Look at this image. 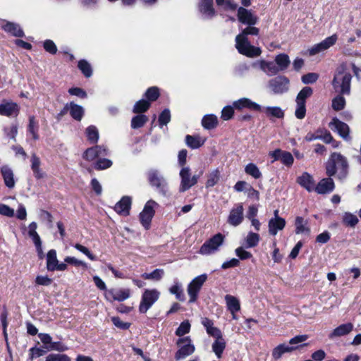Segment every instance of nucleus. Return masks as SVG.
Segmentation results:
<instances>
[{"instance_id":"obj_1","label":"nucleus","mask_w":361,"mask_h":361,"mask_svg":"<svg viewBox=\"0 0 361 361\" xmlns=\"http://www.w3.org/2000/svg\"><path fill=\"white\" fill-rule=\"evenodd\" d=\"M352 75L349 72L338 71L332 80V86L339 95L332 99V109L336 111L343 110L345 106V99L343 95L350 93Z\"/></svg>"},{"instance_id":"obj_2","label":"nucleus","mask_w":361,"mask_h":361,"mask_svg":"<svg viewBox=\"0 0 361 361\" xmlns=\"http://www.w3.org/2000/svg\"><path fill=\"white\" fill-rule=\"evenodd\" d=\"M259 29L253 25H247L242 32L235 37V47L238 51L250 58L259 56L262 50L259 47H255L248 40V35H258Z\"/></svg>"},{"instance_id":"obj_3","label":"nucleus","mask_w":361,"mask_h":361,"mask_svg":"<svg viewBox=\"0 0 361 361\" xmlns=\"http://www.w3.org/2000/svg\"><path fill=\"white\" fill-rule=\"evenodd\" d=\"M348 171V163L347 159L339 152H333L330 155L326 164V174L334 176L338 171L340 178L347 176Z\"/></svg>"},{"instance_id":"obj_4","label":"nucleus","mask_w":361,"mask_h":361,"mask_svg":"<svg viewBox=\"0 0 361 361\" xmlns=\"http://www.w3.org/2000/svg\"><path fill=\"white\" fill-rule=\"evenodd\" d=\"M147 176L149 185L155 188L159 194L166 196L168 192V184L159 172L156 169H151L147 172Z\"/></svg>"},{"instance_id":"obj_5","label":"nucleus","mask_w":361,"mask_h":361,"mask_svg":"<svg viewBox=\"0 0 361 361\" xmlns=\"http://www.w3.org/2000/svg\"><path fill=\"white\" fill-rule=\"evenodd\" d=\"M207 280V274H202L194 278L188 285L187 292L189 295V302H195L199 296V293L202 286Z\"/></svg>"},{"instance_id":"obj_6","label":"nucleus","mask_w":361,"mask_h":361,"mask_svg":"<svg viewBox=\"0 0 361 361\" xmlns=\"http://www.w3.org/2000/svg\"><path fill=\"white\" fill-rule=\"evenodd\" d=\"M160 293L157 289H146L141 298L139 312L146 313L147 310L159 300Z\"/></svg>"},{"instance_id":"obj_7","label":"nucleus","mask_w":361,"mask_h":361,"mask_svg":"<svg viewBox=\"0 0 361 361\" xmlns=\"http://www.w3.org/2000/svg\"><path fill=\"white\" fill-rule=\"evenodd\" d=\"M225 236L218 233L206 240L200 247L199 252L202 255H210L218 250L223 244Z\"/></svg>"},{"instance_id":"obj_8","label":"nucleus","mask_w":361,"mask_h":361,"mask_svg":"<svg viewBox=\"0 0 361 361\" xmlns=\"http://www.w3.org/2000/svg\"><path fill=\"white\" fill-rule=\"evenodd\" d=\"M202 173L203 171H201L200 174L194 175L191 177L189 167H183L180 171V177L181 178L180 191L185 192L195 185Z\"/></svg>"},{"instance_id":"obj_9","label":"nucleus","mask_w":361,"mask_h":361,"mask_svg":"<svg viewBox=\"0 0 361 361\" xmlns=\"http://www.w3.org/2000/svg\"><path fill=\"white\" fill-rule=\"evenodd\" d=\"M191 342V339L189 336L178 339L176 344L178 346H180V348L175 354V359L176 360L183 359L194 353L195 348Z\"/></svg>"},{"instance_id":"obj_10","label":"nucleus","mask_w":361,"mask_h":361,"mask_svg":"<svg viewBox=\"0 0 361 361\" xmlns=\"http://www.w3.org/2000/svg\"><path fill=\"white\" fill-rule=\"evenodd\" d=\"M156 204H157V202L152 200L147 201L139 215L140 221L146 230H148L150 227L152 218L155 214L154 207Z\"/></svg>"},{"instance_id":"obj_11","label":"nucleus","mask_w":361,"mask_h":361,"mask_svg":"<svg viewBox=\"0 0 361 361\" xmlns=\"http://www.w3.org/2000/svg\"><path fill=\"white\" fill-rule=\"evenodd\" d=\"M130 296V290L129 288H110L104 293L105 299L113 302L114 301L123 302Z\"/></svg>"},{"instance_id":"obj_12","label":"nucleus","mask_w":361,"mask_h":361,"mask_svg":"<svg viewBox=\"0 0 361 361\" xmlns=\"http://www.w3.org/2000/svg\"><path fill=\"white\" fill-rule=\"evenodd\" d=\"M237 18L240 23L247 25H255L257 23L259 18L251 10L244 6L238 8Z\"/></svg>"},{"instance_id":"obj_13","label":"nucleus","mask_w":361,"mask_h":361,"mask_svg":"<svg viewBox=\"0 0 361 361\" xmlns=\"http://www.w3.org/2000/svg\"><path fill=\"white\" fill-rule=\"evenodd\" d=\"M269 155L274 159L271 161L272 163L275 161L280 160L283 164L288 167L291 166L294 161V158L290 152L281 149H276L270 152Z\"/></svg>"},{"instance_id":"obj_14","label":"nucleus","mask_w":361,"mask_h":361,"mask_svg":"<svg viewBox=\"0 0 361 361\" xmlns=\"http://www.w3.org/2000/svg\"><path fill=\"white\" fill-rule=\"evenodd\" d=\"M270 87L276 94H283L288 91L289 80L283 75L277 76L269 82Z\"/></svg>"},{"instance_id":"obj_15","label":"nucleus","mask_w":361,"mask_h":361,"mask_svg":"<svg viewBox=\"0 0 361 361\" xmlns=\"http://www.w3.org/2000/svg\"><path fill=\"white\" fill-rule=\"evenodd\" d=\"M242 203L236 204L235 207L231 209L228 216L227 222L233 226L240 225L244 219Z\"/></svg>"},{"instance_id":"obj_16","label":"nucleus","mask_w":361,"mask_h":361,"mask_svg":"<svg viewBox=\"0 0 361 361\" xmlns=\"http://www.w3.org/2000/svg\"><path fill=\"white\" fill-rule=\"evenodd\" d=\"M329 126L331 129H334L333 127H334L335 130H336L338 135L344 140H348L350 139V128L347 123L334 117L332 118Z\"/></svg>"},{"instance_id":"obj_17","label":"nucleus","mask_w":361,"mask_h":361,"mask_svg":"<svg viewBox=\"0 0 361 361\" xmlns=\"http://www.w3.org/2000/svg\"><path fill=\"white\" fill-rule=\"evenodd\" d=\"M20 113V106L13 102L4 100L0 104V115L7 117L17 116Z\"/></svg>"},{"instance_id":"obj_18","label":"nucleus","mask_w":361,"mask_h":361,"mask_svg":"<svg viewBox=\"0 0 361 361\" xmlns=\"http://www.w3.org/2000/svg\"><path fill=\"white\" fill-rule=\"evenodd\" d=\"M233 105L236 110H242L243 109H247L255 111H262V110L259 104L245 97L234 101Z\"/></svg>"},{"instance_id":"obj_19","label":"nucleus","mask_w":361,"mask_h":361,"mask_svg":"<svg viewBox=\"0 0 361 361\" xmlns=\"http://www.w3.org/2000/svg\"><path fill=\"white\" fill-rule=\"evenodd\" d=\"M335 183L331 177L322 178L315 186L314 191L320 195L328 194L334 191Z\"/></svg>"},{"instance_id":"obj_20","label":"nucleus","mask_w":361,"mask_h":361,"mask_svg":"<svg viewBox=\"0 0 361 361\" xmlns=\"http://www.w3.org/2000/svg\"><path fill=\"white\" fill-rule=\"evenodd\" d=\"M132 204V199L129 196H123L115 204L114 210L120 215L128 216L130 214V210Z\"/></svg>"},{"instance_id":"obj_21","label":"nucleus","mask_w":361,"mask_h":361,"mask_svg":"<svg viewBox=\"0 0 361 361\" xmlns=\"http://www.w3.org/2000/svg\"><path fill=\"white\" fill-rule=\"evenodd\" d=\"M308 343H303L300 346H289L285 343H281L275 347L273 350L271 355L274 360H279L286 353H290L300 347L307 346Z\"/></svg>"},{"instance_id":"obj_22","label":"nucleus","mask_w":361,"mask_h":361,"mask_svg":"<svg viewBox=\"0 0 361 361\" xmlns=\"http://www.w3.org/2000/svg\"><path fill=\"white\" fill-rule=\"evenodd\" d=\"M286 224L285 219L282 217L271 218L268 223L269 233L271 235H276L279 231L285 228Z\"/></svg>"},{"instance_id":"obj_23","label":"nucleus","mask_w":361,"mask_h":361,"mask_svg":"<svg viewBox=\"0 0 361 361\" xmlns=\"http://www.w3.org/2000/svg\"><path fill=\"white\" fill-rule=\"evenodd\" d=\"M4 184L6 187L11 189L13 188L16 184L14 180V174L12 169L7 165H4L0 169Z\"/></svg>"},{"instance_id":"obj_24","label":"nucleus","mask_w":361,"mask_h":361,"mask_svg":"<svg viewBox=\"0 0 361 361\" xmlns=\"http://www.w3.org/2000/svg\"><path fill=\"white\" fill-rule=\"evenodd\" d=\"M297 183L308 192L314 190L315 186L314 178L307 172H304L300 176L298 177Z\"/></svg>"},{"instance_id":"obj_25","label":"nucleus","mask_w":361,"mask_h":361,"mask_svg":"<svg viewBox=\"0 0 361 361\" xmlns=\"http://www.w3.org/2000/svg\"><path fill=\"white\" fill-rule=\"evenodd\" d=\"M199 11L209 18L216 16L213 0H200L199 3Z\"/></svg>"},{"instance_id":"obj_26","label":"nucleus","mask_w":361,"mask_h":361,"mask_svg":"<svg viewBox=\"0 0 361 361\" xmlns=\"http://www.w3.org/2000/svg\"><path fill=\"white\" fill-rule=\"evenodd\" d=\"M353 329V324L350 322L343 324L337 326L329 334V338L333 339L335 337H340L350 333Z\"/></svg>"},{"instance_id":"obj_27","label":"nucleus","mask_w":361,"mask_h":361,"mask_svg":"<svg viewBox=\"0 0 361 361\" xmlns=\"http://www.w3.org/2000/svg\"><path fill=\"white\" fill-rule=\"evenodd\" d=\"M31 169L33 172L34 177L37 180L44 178L46 173L40 169L41 161L35 154H33L31 157Z\"/></svg>"},{"instance_id":"obj_28","label":"nucleus","mask_w":361,"mask_h":361,"mask_svg":"<svg viewBox=\"0 0 361 361\" xmlns=\"http://www.w3.org/2000/svg\"><path fill=\"white\" fill-rule=\"evenodd\" d=\"M308 221L305 220L302 216H298L295 219V233L296 234H307L310 233V228L307 226Z\"/></svg>"},{"instance_id":"obj_29","label":"nucleus","mask_w":361,"mask_h":361,"mask_svg":"<svg viewBox=\"0 0 361 361\" xmlns=\"http://www.w3.org/2000/svg\"><path fill=\"white\" fill-rule=\"evenodd\" d=\"M2 29L14 37H23L25 36L24 31L20 25L12 22H7L2 26Z\"/></svg>"},{"instance_id":"obj_30","label":"nucleus","mask_w":361,"mask_h":361,"mask_svg":"<svg viewBox=\"0 0 361 361\" xmlns=\"http://www.w3.org/2000/svg\"><path fill=\"white\" fill-rule=\"evenodd\" d=\"M267 118L270 120L272 118H283L284 111L279 106H267L262 110Z\"/></svg>"},{"instance_id":"obj_31","label":"nucleus","mask_w":361,"mask_h":361,"mask_svg":"<svg viewBox=\"0 0 361 361\" xmlns=\"http://www.w3.org/2000/svg\"><path fill=\"white\" fill-rule=\"evenodd\" d=\"M71 116L75 121H80L84 116L85 111L82 106L71 102L69 103Z\"/></svg>"},{"instance_id":"obj_32","label":"nucleus","mask_w":361,"mask_h":361,"mask_svg":"<svg viewBox=\"0 0 361 361\" xmlns=\"http://www.w3.org/2000/svg\"><path fill=\"white\" fill-rule=\"evenodd\" d=\"M225 301L227 309L231 313L238 312L240 310V304L239 300L231 295H226Z\"/></svg>"},{"instance_id":"obj_33","label":"nucleus","mask_w":361,"mask_h":361,"mask_svg":"<svg viewBox=\"0 0 361 361\" xmlns=\"http://www.w3.org/2000/svg\"><path fill=\"white\" fill-rule=\"evenodd\" d=\"M218 118L214 114H207L202 119V126L204 129L212 130L217 127Z\"/></svg>"},{"instance_id":"obj_34","label":"nucleus","mask_w":361,"mask_h":361,"mask_svg":"<svg viewBox=\"0 0 361 361\" xmlns=\"http://www.w3.org/2000/svg\"><path fill=\"white\" fill-rule=\"evenodd\" d=\"M59 260L56 256V251L51 249L47 254V269L49 271H54Z\"/></svg>"},{"instance_id":"obj_35","label":"nucleus","mask_w":361,"mask_h":361,"mask_svg":"<svg viewBox=\"0 0 361 361\" xmlns=\"http://www.w3.org/2000/svg\"><path fill=\"white\" fill-rule=\"evenodd\" d=\"M275 62L278 66L279 71L286 70L290 66V61L286 54H279L275 57Z\"/></svg>"},{"instance_id":"obj_36","label":"nucleus","mask_w":361,"mask_h":361,"mask_svg":"<svg viewBox=\"0 0 361 361\" xmlns=\"http://www.w3.org/2000/svg\"><path fill=\"white\" fill-rule=\"evenodd\" d=\"M221 172L219 169H216L210 172L207 176V180L205 183L206 188L214 187L220 180Z\"/></svg>"},{"instance_id":"obj_37","label":"nucleus","mask_w":361,"mask_h":361,"mask_svg":"<svg viewBox=\"0 0 361 361\" xmlns=\"http://www.w3.org/2000/svg\"><path fill=\"white\" fill-rule=\"evenodd\" d=\"M144 97L147 101H149L151 104L153 102L157 101L160 97L159 88L157 86H152L147 89L144 94Z\"/></svg>"},{"instance_id":"obj_38","label":"nucleus","mask_w":361,"mask_h":361,"mask_svg":"<svg viewBox=\"0 0 361 361\" xmlns=\"http://www.w3.org/2000/svg\"><path fill=\"white\" fill-rule=\"evenodd\" d=\"M150 106L151 104L149 101L142 99L135 102L133 106V111L135 114H143V113L147 111Z\"/></svg>"},{"instance_id":"obj_39","label":"nucleus","mask_w":361,"mask_h":361,"mask_svg":"<svg viewBox=\"0 0 361 361\" xmlns=\"http://www.w3.org/2000/svg\"><path fill=\"white\" fill-rule=\"evenodd\" d=\"M226 345V343L223 337L219 339H216L212 343V350L218 358H221L222 357Z\"/></svg>"},{"instance_id":"obj_40","label":"nucleus","mask_w":361,"mask_h":361,"mask_svg":"<svg viewBox=\"0 0 361 361\" xmlns=\"http://www.w3.org/2000/svg\"><path fill=\"white\" fill-rule=\"evenodd\" d=\"M39 124L34 116L29 117V123L27 126V131L32 135L35 140L39 139L38 135Z\"/></svg>"},{"instance_id":"obj_41","label":"nucleus","mask_w":361,"mask_h":361,"mask_svg":"<svg viewBox=\"0 0 361 361\" xmlns=\"http://www.w3.org/2000/svg\"><path fill=\"white\" fill-rule=\"evenodd\" d=\"M78 68L85 78H88L92 75V66L85 59H80L78 61Z\"/></svg>"},{"instance_id":"obj_42","label":"nucleus","mask_w":361,"mask_h":361,"mask_svg":"<svg viewBox=\"0 0 361 361\" xmlns=\"http://www.w3.org/2000/svg\"><path fill=\"white\" fill-rule=\"evenodd\" d=\"M148 121V117L145 114L136 115L132 118L131 120V128L133 129H138L145 126Z\"/></svg>"},{"instance_id":"obj_43","label":"nucleus","mask_w":361,"mask_h":361,"mask_svg":"<svg viewBox=\"0 0 361 361\" xmlns=\"http://www.w3.org/2000/svg\"><path fill=\"white\" fill-rule=\"evenodd\" d=\"M260 240L259 234L254 232H249L245 238V247H256Z\"/></svg>"},{"instance_id":"obj_44","label":"nucleus","mask_w":361,"mask_h":361,"mask_svg":"<svg viewBox=\"0 0 361 361\" xmlns=\"http://www.w3.org/2000/svg\"><path fill=\"white\" fill-rule=\"evenodd\" d=\"M185 142L191 149H197L204 145V141H201L199 137L190 135L185 136Z\"/></svg>"},{"instance_id":"obj_45","label":"nucleus","mask_w":361,"mask_h":361,"mask_svg":"<svg viewBox=\"0 0 361 361\" xmlns=\"http://www.w3.org/2000/svg\"><path fill=\"white\" fill-rule=\"evenodd\" d=\"M245 172L255 179H259L262 176L259 168L253 163H249L245 166Z\"/></svg>"},{"instance_id":"obj_46","label":"nucleus","mask_w":361,"mask_h":361,"mask_svg":"<svg viewBox=\"0 0 361 361\" xmlns=\"http://www.w3.org/2000/svg\"><path fill=\"white\" fill-rule=\"evenodd\" d=\"M86 134L88 141L92 144H95L99 140V132L94 126H90L86 128Z\"/></svg>"},{"instance_id":"obj_47","label":"nucleus","mask_w":361,"mask_h":361,"mask_svg":"<svg viewBox=\"0 0 361 361\" xmlns=\"http://www.w3.org/2000/svg\"><path fill=\"white\" fill-rule=\"evenodd\" d=\"M312 93V88L309 86H305L298 92L295 102L306 103V99L311 97Z\"/></svg>"},{"instance_id":"obj_48","label":"nucleus","mask_w":361,"mask_h":361,"mask_svg":"<svg viewBox=\"0 0 361 361\" xmlns=\"http://www.w3.org/2000/svg\"><path fill=\"white\" fill-rule=\"evenodd\" d=\"M8 311L6 307H4L3 310L1 311L0 314V320L2 325V331H3V335L5 338V340L8 341V334H7V327H8Z\"/></svg>"},{"instance_id":"obj_49","label":"nucleus","mask_w":361,"mask_h":361,"mask_svg":"<svg viewBox=\"0 0 361 361\" xmlns=\"http://www.w3.org/2000/svg\"><path fill=\"white\" fill-rule=\"evenodd\" d=\"M164 271L161 269H156L151 273H144L142 277L147 280L159 281L164 276Z\"/></svg>"},{"instance_id":"obj_50","label":"nucleus","mask_w":361,"mask_h":361,"mask_svg":"<svg viewBox=\"0 0 361 361\" xmlns=\"http://www.w3.org/2000/svg\"><path fill=\"white\" fill-rule=\"evenodd\" d=\"M358 221L357 216L350 212H345L343 216V223L346 226L355 227Z\"/></svg>"},{"instance_id":"obj_51","label":"nucleus","mask_w":361,"mask_h":361,"mask_svg":"<svg viewBox=\"0 0 361 361\" xmlns=\"http://www.w3.org/2000/svg\"><path fill=\"white\" fill-rule=\"evenodd\" d=\"M169 291L171 294L175 295L176 299H178V300L184 301L185 300L183 290L181 288V286L178 283H176L174 285H173L169 288Z\"/></svg>"},{"instance_id":"obj_52","label":"nucleus","mask_w":361,"mask_h":361,"mask_svg":"<svg viewBox=\"0 0 361 361\" xmlns=\"http://www.w3.org/2000/svg\"><path fill=\"white\" fill-rule=\"evenodd\" d=\"M113 164V162L106 158H102L99 159L94 164V169L100 171V170H104L106 169L110 168Z\"/></svg>"},{"instance_id":"obj_53","label":"nucleus","mask_w":361,"mask_h":361,"mask_svg":"<svg viewBox=\"0 0 361 361\" xmlns=\"http://www.w3.org/2000/svg\"><path fill=\"white\" fill-rule=\"evenodd\" d=\"M190 324L188 320L183 321L180 323L179 326L176 329L175 334L177 336H183L188 334L190 331Z\"/></svg>"},{"instance_id":"obj_54","label":"nucleus","mask_w":361,"mask_h":361,"mask_svg":"<svg viewBox=\"0 0 361 361\" xmlns=\"http://www.w3.org/2000/svg\"><path fill=\"white\" fill-rule=\"evenodd\" d=\"M171 121V112L169 109H164L159 114L158 122L159 126L167 125Z\"/></svg>"},{"instance_id":"obj_55","label":"nucleus","mask_w":361,"mask_h":361,"mask_svg":"<svg viewBox=\"0 0 361 361\" xmlns=\"http://www.w3.org/2000/svg\"><path fill=\"white\" fill-rule=\"evenodd\" d=\"M234 109H235L233 104L224 106L221 111V118L224 121L231 120L234 116Z\"/></svg>"},{"instance_id":"obj_56","label":"nucleus","mask_w":361,"mask_h":361,"mask_svg":"<svg viewBox=\"0 0 361 361\" xmlns=\"http://www.w3.org/2000/svg\"><path fill=\"white\" fill-rule=\"evenodd\" d=\"M98 147H91L87 148L82 154V158L85 160H87L88 161H91L94 160L96 158H98L97 157V149Z\"/></svg>"},{"instance_id":"obj_57","label":"nucleus","mask_w":361,"mask_h":361,"mask_svg":"<svg viewBox=\"0 0 361 361\" xmlns=\"http://www.w3.org/2000/svg\"><path fill=\"white\" fill-rule=\"evenodd\" d=\"M306 115V103L296 102L295 116L298 119H302Z\"/></svg>"},{"instance_id":"obj_58","label":"nucleus","mask_w":361,"mask_h":361,"mask_svg":"<svg viewBox=\"0 0 361 361\" xmlns=\"http://www.w3.org/2000/svg\"><path fill=\"white\" fill-rule=\"evenodd\" d=\"M47 351V350H43L42 348L32 347L29 350V358L32 360L45 355Z\"/></svg>"},{"instance_id":"obj_59","label":"nucleus","mask_w":361,"mask_h":361,"mask_svg":"<svg viewBox=\"0 0 361 361\" xmlns=\"http://www.w3.org/2000/svg\"><path fill=\"white\" fill-rule=\"evenodd\" d=\"M73 247L78 250V251L81 252L84 255H85L90 260L92 261H96L97 259V257L93 255L90 250L86 247L85 246L80 244L76 243L73 245Z\"/></svg>"},{"instance_id":"obj_60","label":"nucleus","mask_w":361,"mask_h":361,"mask_svg":"<svg viewBox=\"0 0 361 361\" xmlns=\"http://www.w3.org/2000/svg\"><path fill=\"white\" fill-rule=\"evenodd\" d=\"M43 47L47 52L52 55L56 54L58 51L56 44L51 39H46L44 41Z\"/></svg>"},{"instance_id":"obj_61","label":"nucleus","mask_w":361,"mask_h":361,"mask_svg":"<svg viewBox=\"0 0 361 361\" xmlns=\"http://www.w3.org/2000/svg\"><path fill=\"white\" fill-rule=\"evenodd\" d=\"M111 320L115 326L122 330H127L131 326V323L121 321L119 317H112Z\"/></svg>"},{"instance_id":"obj_62","label":"nucleus","mask_w":361,"mask_h":361,"mask_svg":"<svg viewBox=\"0 0 361 361\" xmlns=\"http://www.w3.org/2000/svg\"><path fill=\"white\" fill-rule=\"evenodd\" d=\"M53 282L52 279L48 276L38 275L36 276L35 283L36 286H49Z\"/></svg>"},{"instance_id":"obj_63","label":"nucleus","mask_w":361,"mask_h":361,"mask_svg":"<svg viewBox=\"0 0 361 361\" xmlns=\"http://www.w3.org/2000/svg\"><path fill=\"white\" fill-rule=\"evenodd\" d=\"M319 78V74L316 73H308L307 74H305L302 76V82L304 84H312Z\"/></svg>"},{"instance_id":"obj_64","label":"nucleus","mask_w":361,"mask_h":361,"mask_svg":"<svg viewBox=\"0 0 361 361\" xmlns=\"http://www.w3.org/2000/svg\"><path fill=\"white\" fill-rule=\"evenodd\" d=\"M45 361H71V358L66 354H49Z\"/></svg>"}]
</instances>
